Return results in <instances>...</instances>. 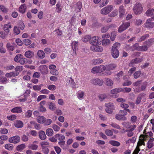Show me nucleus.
Here are the masks:
<instances>
[{
    "label": "nucleus",
    "mask_w": 154,
    "mask_h": 154,
    "mask_svg": "<svg viewBox=\"0 0 154 154\" xmlns=\"http://www.w3.org/2000/svg\"><path fill=\"white\" fill-rule=\"evenodd\" d=\"M120 46V44L119 43L116 42L113 44L112 49V57L115 58H117L119 55V51L118 49Z\"/></svg>",
    "instance_id": "nucleus-1"
},
{
    "label": "nucleus",
    "mask_w": 154,
    "mask_h": 154,
    "mask_svg": "<svg viewBox=\"0 0 154 154\" xmlns=\"http://www.w3.org/2000/svg\"><path fill=\"white\" fill-rule=\"evenodd\" d=\"M106 70L105 66L103 65L96 66L91 70V72L93 73H100Z\"/></svg>",
    "instance_id": "nucleus-2"
},
{
    "label": "nucleus",
    "mask_w": 154,
    "mask_h": 154,
    "mask_svg": "<svg viewBox=\"0 0 154 154\" xmlns=\"http://www.w3.org/2000/svg\"><path fill=\"white\" fill-rule=\"evenodd\" d=\"M40 144L42 152L45 154H48L49 152V150L48 148L49 146V143L47 141H43L41 142Z\"/></svg>",
    "instance_id": "nucleus-3"
},
{
    "label": "nucleus",
    "mask_w": 154,
    "mask_h": 154,
    "mask_svg": "<svg viewBox=\"0 0 154 154\" xmlns=\"http://www.w3.org/2000/svg\"><path fill=\"white\" fill-rule=\"evenodd\" d=\"M143 9L142 5L140 3H136L133 8L134 13L136 14H140L142 12Z\"/></svg>",
    "instance_id": "nucleus-4"
},
{
    "label": "nucleus",
    "mask_w": 154,
    "mask_h": 154,
    "mask_svg": "<svg viewBox=\"0 0 154 154\" xmlns=\"http://www.w3.org/2000/svg\"><path fill=\"white\" fill-rule=\"evenodd\" d=\"M113 6L112 5H108L103 8L100 11L101 13L103 15L109 14L112 10Z\"/></svg>",
    "instance_id": "nucleus-5"
},
{
    "label": "nucleus",
    "mask_w": 154,
    "mask_h": 154,
    "mask_svg": "<svg viewBox=\"0 0 154 154\" xmlns=\"http://www.w3.org/2000/svg\"><path fill=\"white\" fill-rule=\"evenodd\" d=\"M105 106L106 107V112L109 114L112 113L113 110L115 109L113 104L111 103H106L105 104Z\"/></svg>",
    "instance_id": "nucleus-6"
},
{
    "label": "nucleus",
    "mask_w": 154,
    "mask_h": 154,
    "mask_svg": "<svg viewBox=\"0 0 154 154\" xmlns=\"http://www.w3.org/2000/svg\"><path fill=\"white\" fill-rule=\"evenodd\" d=\"M130 26L129 22H126L123 23L119 28L118 31L119 32H122L127 29Z\"/></svg>",
    "instance_id": "nucleus-7"
},
{
    "label": "nucleus",
    "mask_w": 154,
    "mask_h": 154,
    "mask_svg": "<svg viewBox=\"0 0 154 154\" xmlns=\"http://www.w3.org/2000/svg\"><path fill=\"white\" fill-rule=\"evenodd\" d=\"M152 21L151 18L147 19L144 24L145 26L147 28H153L154 27V22H152Z\"/></svg>",
    "instance_id": "nucleus-8"
},
{
    "label": "nucleus",
    "mask_w": 154,
    "mask_h": 154,
    "mask_svg": "<svg viewBox=\"0 0 154 154\" xmlns=\"http://www.w3.org/2000/svg\"><path fill=\"white\" fill-rule=\"evenodd\" d=\"M153 134L151 131L148 132L145 135L141 134L140 136V138H142L145 141H146L149 138H152Z\"/></svg>",
    "instance_id": "nucleus-9"
},
{
    "label": "nucleus",
    "mask_w": 154,
    "mask_h": 154,
    "mask_svg": "<svg viewBox=\"0 0 154 154\" xmlns=\"http://www.w3.org/2000/svg\"><path fill=\"white\" fill-rule=\"evenodd\" d=\"M91 81V83L93 84L99 86L102 85L103 83V81L102 80H100L98 78L92 79Z\"/></svg>",
    "instance_id": "nucleus-10"
},
{
    "label": "nucleus",
    "mask_w": 154,
    "mask_h": 154,
    "mask_svg": "<svg viewBox=\"0 0 154 154\" xmlns=\"http://www.w3.org/2000/svg\"><path fill=\"white\" fill-rule=\"evenodd\" d=\"M20 138L18 136H15L9 138V142L11 143H17L20 141Z\"/></svg>",
    "instance_id": "nucleus-11"
},
{
    "label": "nucleus",
    "mask_w": 154,
    "mask_h": 154,
    "mask_svg": "<svg viewBox=\"0 0 154 154\" xmlns=\"http://www.w3.org/2000/svg\"><path fill=\"white\" fill-rule=\"evenodd\" d=\"M139 45L138 43H136L131 46H130L129 45H127V48L128 50H131L132 51L136 50L139 51L140 46Z\"/></svg>",
    "instance_id": "nucleus-12"
},
{
    "label": "nucleus",
    "mask_w": 154,
    "mask_h": 154,
    "mask_svg": "<svg viewBox=\"0 0 154 154\" xmlns=\"http://www.w3.org/2000/svg\"><path fill=\"white\" fill-rule=\"evenodd\" d=\"M119 10V17H123L125 14V11L124 8V6L123 5L120 6Z\"/></svg>",
    "instance_id": "nucleus-13"
},
{
    "label": "nucleus",
    "mask_w": 154,
    "mask_h": 154,
    "mask_svg": "<svg viewBox=\"0 0 154 154\" xmlns=\"http://www.w3.org/2000/svg\"><path fill=\"white\" fill-rule=\"evenodd\" d=\"M142 61V59L139 58H136L131 60L129 64L130 66H133V63H138Z\"/></svg>",
    "instance_id": "nucleus-14"
},
{
    "label": "nucleus",
    "mask_w": 154,
    "mask_h": 154,
    "mask_svg": "<svg viewBox=\"0 0 154 154\" xmlns=\"http://www.w3.org/2000/svg\"><path fill=\"white\" fill-rule=\"evenodd\" d=\"M46 103V102L45 100L42 101L40 103V107L39 109L40 111L42 112H45L46 111V109L43 106Z\"/></svg>",
    "instance_id": "nucleus-15"
},
{
    "label": "nucleus",
    "mask_w": 154,
    "mask_h": 154,
    "mask_svg": "<svg viewBox=\"0 0 154 154\" xmlns=\"http://www.w3.org/2000/svg\"><path fill=\"white\" fill-rule=\"evenodd\" d=\"M144 43L146 45L148 48L149 47L154 43V38H151L145 41Z\"/></svg>",
    "instance_id": "nucleus-16"
},
{
    "label": "nucleus",
    "mask_w": 154,
    "mask_h": 154,
    "mask_svg": "<svg viewBox=\"0 0 154 154\" xmlns=\"http://www.w3.org/2000/svg\"><path fill=\"white\" fill-rule=\"evenodd\" d=\"M34 55V53L31 51H27L25 53L24 55L27 58H32Z\"/></svg>",
    "instance_id": "nucleus-17"
},
{
    "label": "nucleus",
    "mask_w": 154,
    "mask_h": 154,
    "mask_svg": "<svg viewBox=\"0 0 154 154\" xmlns=\"http://www.w3.org/2000/svg\"><path fill=\"white\" fill-rule=\"evenodd\" d=\"M123 89L120 88H118L114 89L111 91V93L112 94H116L122 91H123Z\"/></svg>",
    "instance_id": "nucleus-18"
},
{
    "label": "nucleus",
    "mask_w": 154,
    "mask_h": 154,
    "mask_svg": "<svg viewBox=\"0 0 154 154\" xmlns=\"http://www.w3.org/2000/svg\"><path fill=\"white\" fill-rule=\"evenodd\" d=\"M90 43L92 45H97L99 44L98 41L96 36L93 37L91 38L90 40Z\"/></svg>",
    "instance_id": "nucleus-19"
},
{
    "label": "nucleus",
    "mask_w": 154,
    "mask_h": 154,
    "mask_svg": "<svg viewBox=\"0 0 154 154\" xmlns=\"http://www.w3.org/2000/svg\"><path fill=\"white\" fill-rule=\"evenodd\" d=\"M56 11L58 13H60L62 10L63 6H62L61 3L58 2L56 5Z\"/></svg>",
    "instance_id": "nucleus-20"
},
{
    "label": "nucleus",
    "mask_w": 154,
    "mask_h": 154,
    "mask_svg": "<svg viewBox=\"0 0 154 154\" xmlns=\"http://www.w3.org/2000/svg\"><path fill=\"white\" fill-rule=\"evenodd\" d=\"M48 67L46 65L41 66L39 67V69L42 74H46L48 72Z\"/></svg>",
    "instance_id": "nucleus-21"
},
{
    "label": "nucleus",
    "mask_w": 154,
    "mask_h": 154,
    "mask_svg": "<svg viewBox=\"0 0 154 154\" xmlns=\"http://www.w3.org/2000/svg\"><path fill=\"white\" fill-rule=\"evenodd\" d=\"M116 67V65L115 64H111L105 66L106 70L110 71L114 69Z\"/></svg>",
    "instance_id": "nucleus-22"
},
{
    "label": "nucleus",
    "mask_w": 154,
    "mask_h": 154,
    "mask_svg": "<svg viewBox=\"0 0 154 154\" xmlns=\"http://www.w3.org/2000/svg\"><path fill=\"white\" fill-rule=\"evenodd\" d=\"M26 9V7L25 4L22 5L20 6L19 8V11L22 13H24Z\"/></svg>",
    "instance_id": "nucleus-23"
},
{
    "label": "nucleus",
    "mask_w": 154,
    "mask_h": 154,
    "mask_svg": "<svg viewBox=\"0 0 154 154\" xmlns=\"http://www.w3.org/2000/svg\"><path fill=\"white\" fill-rule=\"evenodd\" d=\"M39 137L41 140H45L46 138L45 133L43 131H40L39 133Z\"/></svg>",
    "instance_id": "nucleus-24"
},
{
    "label": "nucleus",
    "mask_w": 154,
    "mask_h": 154,
    "mask_svg": "<svg viewBox=\"0 0 154 154\" xmlns=\"http://www.w3.org/2000/svg\"><path fill=\"white\" fill-rule=\"evenodd\" d=\"M78 42L74 41L71 43V45L72 49L75 53H76V51L78 48Z\"/></svg>",
    "instance_id": "nucleus-25"
},
{
    "label": "nucleus",
    "mask_w": 154,
    "mask_h": 154,
    "mask_svg": "<svg viewBox=\"0 0 154 154\" xmlns=\"http://www.w3.org/2000/svg\"><path fill=\"white\" fill-rule=\"evenodd\" d=\"M11 112L14 113H20L22 112V109L20 107H16L13 108L11 110Z\"/></svg>",
    "instance_id": "nucleus-26"
},
{
    "label": "nucleus",
    "mask_w": 154,
    "mask_h": 154,
    "mask_svg": "<svg viewBox=\"0 0 154 154\" xmlns=\"http://www.w3.org/2000/svg\"><path fill=\"white\" fill-rule=\"evenodd\" d=\"M56 138L59 141L63 140L65 139V137L60 134H57L55 135Z\"/></svg>",
    "instance_id": "nucleus-27"
},
{
    "label": "nucleus",
    "mask_w": 154,
    "mask_h": 154,
    "mask_svg": "<svg viewBox=\"0 0 154 154\" xmlns=\"http://www.w3.org/2000/svg\"><path fill=\"white\" fill-rule=\"evenodd\" d=\"M154 141V138H150L147 143V147L148 149H150L153 146L152 142Z\"/></svg>",
    "instance_id": "nucleus-28"
},
{
    "label": "nucleus",
    "mask_w": 154,
    "mask_h": 154,
    "mask_svg": "<svg viewBox=\"0 0 154 154\" xmlns=\"http://www.w3.org/2000/svg\"><path fill=\"white\" fill-rule=\"evenodd\" d=\"M109 143L111 145L114 146H119L120 145V143L119 142L112 140H110Z\"/></svg>",
    "instance_id": "nucleus-29"
},
{
    "label": "nucleus",
    "mask_w": 154,
    "mask_h": 154,
    "mask_svg": "<svg viewBox=\"0 0 154 154\" xmlns=\"http://www.w3.org/2000/svg\"><path fill=\"white\" fill-rule=\"evenodd\" d=\"M144 141H145V140L142 138H140L138 142L136 148H138V149H140L139 148L140 146H141L142 145H145V143L144 142Z\"/></svg>",
    "instance_id": "nucleus-30"
},
{
    "label": "nucleus",
    "mask_w": 154,
    "mask_h": 154,
    "mask_svg": "<svg viewBox=\"0 0 154 154\" xmlns=\"http://www.w3.org/2000/svg\"><path fill=\"white\" fill-rule=\"evenodd\" d=\"M37 55L39 58L42 59L45 57V55L43 51L39 50L38 51Z\"/></svg>",
    "instance_id": "nucleus-31"
},
{
    "label": "nucleus",
    "mask_w": 154,
    "mask_h": 154,
    "mask_svg": "<svg viewBox=\"0 0 154 154\" xmlns=\"http://www.w3.org/2000/svg\"><path fill=\"white\" fill-rule=\"evenodd\" d=\"M103 62V60L101 58L94 59L93 60V63L94 65L99 64L102 63Z\"/></svg>",
    "instance_id": "nucleus-32"
},
{
    "label": "nucleus",
    "mask_w": 154,
    "mask_h": 154,
    "mask_svg": "<svg viewBox=\"0 0 154 154\" xmlns=\"http://www.w3.org/2000/svg\"><path fill=\"white\" fill-rule=\"evenodd\" d=\"M15 126L17 128H21L23 126V122L20 120L17 121L14 123Z\"/></svg>",
    "instance_id": "nucleus-33"
},
{
    "label": "nucleus",
    "mask_w": 154,
    "mask_h": 154,
    "mask_svg": "<svg viewBox=\"0 0 154 154\" xmlns=\"http://www.w3.org/2000/svg\"><path fill=\"white\" fill-rule=\"evenodd\" d=\"M14 147L13 145L11 143L7 144L5 146V148L9 151L12 150Z\"/></svg>",
    "instance_id": "nucleus-34"
},
{
    "label": "nucleus",
    "mask_w": 154,
    "mask_h": 154,
    "mask_svg": "<svg viewBox=\"0 0 154 154\" xmlns=\"http://www.w3.org/2000/svg\"><path fill=\"white\" fill-rule=\"evenodd\" d=\"M48 106L49 109L52 110H55L56 108V106L55 103L52 102L49 103Z\"/></svg>",
    "instance_id": "nucleus-35"
},
{
    "label": "nucleus",
    "mask_w": 154,
    "mask_h": 154,
    "mask_svg": "<svg viewBox=\"0 0 154 154\" xmlns=\"http://www.w3.org/2000/svg\"><path fill=\"white\" fill-rule=\"evenodd\" d=\"M116 119L118 120H126L127 118L125 116H123L122 115L116 114Z\"/></svg>",
    "instance_id": "nucleus-36"
},
{
    "label": "nucleus",
    "mask_w": 154,
    "mask_h": 154,
    "mask_svg": "<svg viewBox=\"0 0 154 154\" xmlns=\"http://www.w3.org/2000/svg\"><path fill=\"white\" fill-rule=\"evenodd\" d=\"M46 134L48 136H52L54 134V131L51 128H48L46 131Z\"/></svg>",
    "instance_id": "nucleus-37"
},
{
    "label": "nucleus",
    "mask_w": 154,
    "mask_h": 154,
    "mask_svg": "<svg viewBox=\"0 0 154 154\" xmlns=\"http://www.w3.org/2000/svg\"><path fill=\"white\" fill-rule=\"evenodd\" d=\"M91 37L90 35H86L82 38V41L84 42H86L89 41L90 42Z\"/></svg>",
    "instance_id": "nucleus-38"
},
{
    "label": "nucleus",
    "mask_w": 154,
    "mask_h": 154,
    "mask_svg": "<svg viewBox=\"0 0 154 154\" xmlns=\"http://www.w3.org/2000/svg\"><path fill=\"white\" fill-rule=\"evenodd\" d=\"M154 12V9H153L150 8L146 11V14L147 16H150L153 15Z\"/></svg>",
    "instance_id": "nucleus-39"
},
{
    "label": "nucleus",
    "mask_w": 154,
    "mask_h": 154,
    "mask_svg": "<svg viewBox=\"0 0 154 154\" xmlns=\"http://www.w3.org/2000/svg\"><path fill=\"white\" fill-rule=\"evenodd\" d=\"M26 147V145L24 144H22L18 145L17 147V150L19 151H21Z\"/></svg>",
    "instance_id": "nucleus-40"
},
{
    "label": "nucleus",
    "mask_w": 154,
    "mask_h": 154,
    "mask_svg": "<svg viewBox=\"0 0 154 154\" xmlns=\"http://www.w3.org/2000/svg\"><path fill=\"white\" fill-rule=\"evenodd\" d=\"M45 118L43 116H39L37 118L38 122L40 123H44Z\"/></svg>",
    "instance_id": "nucleus-41"
},
{
    "label": "nucleus",
    "mask_w": 154,
    "mask_h": 154,
    "mask_svg": "<svg viewBox=\"0 0 154 154\" xmlns=\"http://www.w3.org/2000/svg\"><path fill=\"white\" fill-rule=\"evenodd\" d=\"M105 81L106 84L107 85L111 86L113 85V82L112 80L107 78L106 79Z\"/></svg>",
    "instance_id": "nucleus-42"
},
{
    "label": "nucleus",
    "mask_w": 154,
    "mask_h": 154,
    "mask_svg": "<svg viewBox=\"0 0 154 154\" xmlns=\"http://www.w3.org/2000/svg\"><path fill=\"white\" fill-rule=\"evenodd\" d=\"M148 85V82H143L141 87V90L142 91H144L145 90Z\"/></svg>",
    "instance_id": "nucleus-43"
},
{
    "label": "nucleus",
    "mask_w": 154,
    "mask_h": 154,
    "mask_svg": "<svg viewBox=\"0 0 154 154\" xmlns=\"http://www.w3.org/2000/svg\"><path fill=\"white\" fill-rule=\"evenodd\" d=\"M11 28V25L9 24H5L4 26V29L5 32H8L9 31V29Z\"/></svg>",
    "instance_id": "nucleus-44"
},
{
    "label": "nucleus",
    "mask_w": 154,
    "mask_h": 154,
    "mask_svg": "<svg viewBox=\"0 0 154 154\" xmlns=\"http://www.w3.org/2000/svg\"><path fill=\"white\" fill-rule=\"evenodd\" d=\"M31 75V73L30 72H27L26 75L24 76L23 79L26 81L30 80V75Z\"/></svg>",
    "instance_id": "nucleus-45"
},
{
    "label": "nucleus",
    "mask_w": 154,
    "mask_h": 154,
    "mask_svg": "<svg viewBox=\"0 0 154 154\" xmlns=\"http://www.w3.org/2000/svg\"><path fill=\"white\" fill-rule=\"evenodd\" d=\"M149 37V35L148 34L144 35L141 36L138 40V41L140 42L145 40L147 38H148Z\"/></svg>",
    "instance_id": "nucleus-46"
},
{
    "label": "nucleus",
    "mask_w": 154,
    "mask_h": 154,
    "mask_svg": "<svg viewBox=\"0 0 154 154\" xmlns=\"http://www.w3.org/2000/svg\"><path fill=\"white\" fill-rule=\"evenodd\" d=\"M18 62L21 64H24L27 62V59L23 57H21Z\"/></svg>",
    "instance_id": "nucleus-47"
},
{
    "label": "nucleus",
    "mask_w": 154,
    "mask_h": 154,
    "mask_svg": "<svg viewBox=\"0 0 154 154\" xmlns=\"http://www.w3.org/2000/svg\"><path fill=\"white\" fill-rule=\"evenodd\" d=\"M141 74V72L139 70L136 71L134 74V77L135 79H137L139 78Z\"/></svg>",
    "instance_id": "nucleus-48"
},
{
    "label": "nucleus",
    "mask_w": 154,
    "mask_h": 154,
    "mask_svg": "<svg viewBox=\"0 0 154 154\" xmlns=\"http://www.w3.org/2000/svg\"><path fill=\"white\" fill-rule=\"evenodd\" d=\"M84 95V92L83 91H81L78 93L77 96V97L79 99L81 100L82 99H83Z\"/></svg>",
    "instance_id": "nucleus-49"
},
{
    "label": "nucleus",
    "mask_w": 154,
    "mask_h": 154,
    "mask_svg": "<svg viewBox=\"0 0 154 154\" xmlns=\"http://www.w3.org/2000/svg\"><path fill=\"white\" fill-rule=\"evenodd\" d=\"M110 41L109 39H103L102 40V43L103 46L108 45L110 44Z\"/></svg>",
    "instance_id": "nucleus-50"
},
{
    "label": "nucleus",
    "mask_w": 154,
    "mask_h": 154,
    "mask_svg": "<svg viewBox=\"0 0 154 154\" xmlns=\"http://www.w3.org/2000/svg\"><path fill=\"white\" fill-rule=\"evenodd\" d=\"M148 48L146 45L140 46L139 51H145L147 50Z\"/></svg>",
    "instance_id": "nucleus-51"
},
{
    "label": "nucleus",
    "mask_w": 154,
    "mask_h": 154,
    "mask_svg": "<svg viewBox=\"0 0 154 154\" xmlns=\"http://www.w3.org/2000/svg\"><path fill=\"white\" fill-rule=\"evenodd\" d=\"M82 3L80 2H79L77 3V6L76 9L77 11L79 12L81 11L82 8Z\"/></svg>",
    "instance_id": "nucleus-52"
},
{
    "label": "nucleus",
    "mask_w": 154,
    "mask_h": 154,
    "mask_svg": "<svg viewBox=\"0 0 154 154\" xmlns=\"http://www.w3.org/2000/svg\"><path fill=\"white\" fill-rule=\"evenodd\" d=\"M21 57H23L22 54H17L14 57V61L17 62H18Z\"/></svg>",
    "instance_id": "nucleus-53"
},
{
    "label": "nucleus",
    "mask_w": 154,
    "mask_h": 154,
    "mask_svg": "<svg viewBox=\"0 0 154 154\" xmlns=\"http://www.w3.org/2000/svg\"><path fill=\"white\" fill-rule=\"evenodd\" d=\"M98 97L100 100L102 101L107 97V96L106 94H100Z\"/></svg>",
    "instance_id": "nucleus-54"
},
{
    "label": "nucleus",
    "mask_w": 154,
    "mask_h": 154,
    "mask_svg": "<svg viewBox=\"0 0 154 154\" xmlns=\"http://www.w3.org/2000/svg\"><path fill=\"white\" fill-rule=\"evenodd\" d=\"M0 9L3 13H6L8 11V9L3 5H0Z\"/></svg>",
    "instance_id": "nucleus-55"
},
{
    "label": "nucleus",
    "mask_w": 154,
    "mask_h": 154,
    "mask_svg": "<svg viewBox=\"0 0 154 154\" xmlns=\"http://www.w3.org/2000/svg\"><path fill=\"white\" fill-rule=\"evenodd\" d=\"M47 88L51 91H54L56 89V87L53 85H51L47 86Z\"/></svg>",
    "instance_id": "nucleus-56"
},
{
    "label": "nucleus",
    "mask_w": 154,
    "mask_h": 154,
    "mask_svg": "<svg viewBox=\"0 0 154 154\" xmlns=\"http://www.w3.org/2000/svg\"><path fill=\"white\" fill-rule=\"evenodd\" d=\"M106 134L109 136H111L113 135V132L111 130L106 129L105 131Z\"/></svg>",
    "instance_id": "nucleus-57"
},
{
    "label": "nucleus",
    "mask_w": 154,
    "mask_h": 154,
    "mask_svg": "<svg viewBox=\"0 0 154 154\" xmlns=\"http://www.w3.org/2000/svg\"><path fill=\"white\" fill-rule=\"evenodd\" d=\"M24 44L26 45H29L32 42V41L29 39H25L23 41Z\"/></svg>",
    "instance_id": "nucleus-58"
},
{
    "label": "nucleus",
    "mask_w": 154,
    "mask_h": 154,
    "mask_svg": "<svg viewBox=\"0 0 154 154\" xmlns=\"http://www.w3.org/2000/svg\"><path fill=\"white\" fill-rule=\"evenodd\" d=\"M32 114V111L30 110H29L25 113V116L26 117L29 118L31 116Z\"/></svg>",
    "instance_id": "nucleus-59"
},
{
    "label": "nucleus",
    "mask_w": 154,
    "mask_h": 154,
    "mask_svg": "<svg viewBox=\"0 0 154 154\" xmlns=\"http://www.w3.org/2000/svg\"><path fill=\"white\" fill-rule=\"evenodd\" d=\"M14 33L16 35H18L20 33V31L19 29L16 26H14Z\"/></svg>",
    "instance_id": "nucleus-60"
},
{
    "label": "nucleus",
    "mask_w": 154,
    "mask_h": 154,
    "mask_svg": "<svg viewBox=\"0 0 154 154\" xmlns=\"http://www.w3.org/2000/svg\"><path fill=\"white\" fill-rule=\"evenodd\" d=\"M108 2V0H103V2L99 5V6L100 7H102L107 4Z\"/></svg>",
    "instance_id": "nucleus-61"
},
{
    "label": "nucleus",
    "mask_w": 154,
    "mask_h": 154,
    "mask_svg": "<svg viewBox=\"0 0 154 154\" xmlns=\"http://www.w3.org/2000/svg\"><path fill=\"white\" fill-rule=\"evenodd\" d=\"M18 28L21 29L23 30L24 28V25L22 21L20 22L18 24Z\"/></svg>",
    "instance_id": "nucleus-62"
},
{
    "label": "nucleus",
    "mask_w": 154,
    "mask_h": 154,
    "mask_svg": "<svg viewBox=\"0 0 154 154\" xmlns=\"http://www.w3.org/2000/svg\"><path fill=\"white\" fill-rule=\"evenodd\" d=\"M7 118L10 120L13 121L16 119V116L14 115H12L10 116H8Z\"/></svg>",
    "instance_id": "nucleus-63"
},
{
    "label": "nucleus",
    "mask_w": 154,
    "mask_h": 154,
    "mask_svg": "<svg viewBox=\"0 0 154 154\" xmlns=\"http://www.w3.org/2000/svg\"><path fill=\"white\" fill-rule=\"evenodd\" d=\"M29 147L32 150H36L37 149L38 146L35 144H32L29 146Z\"/></svg>",
    "instance_id": "nucleus-64"
}]
</instances>
